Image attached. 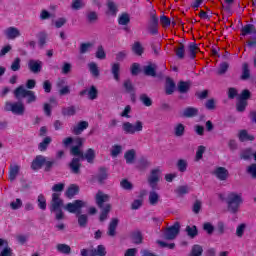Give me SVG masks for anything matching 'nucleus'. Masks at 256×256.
Returning a JSON list of instances; mask_svg holds the SVG:
<instances>
[{
  "mask_svg": "<svg viewBox=\"0 0 256 256\" xmlns=\"http://www.w3.org/2000/svg\"><path fill=\"white\" fill-rule=\"evenodd\" d=\"M65 189V183L54 184L52 187V199L50 201V213H55L57 221H61L65 217L63 213V199H61V191Z\"/></svg>",
  "mask_w": 256,
  "mask_h": 256,
  "instance_id": "obj_1",
  "label": "nucleus"
},
{
  "mask_svg": "<svg viewBox=\"0 0 256 256\" xmlns=\"http://www.w3.org/2000/svg\"><path fill=\"white\" fill-rule=\"evenodd\" d=\"M228 212L232 215L239 213V208L243 205V194L237 192H229L225 199Z\"/></svg>",
  "mask_w": 256,
  "mask_h": 256,
  "instance_id": "obj_2",
  "label": "nucleus"
},
{
  "mask_svg": "<svg viewBox=\"0 0 256 256\" xmlns=\"http://www.w3.org/2000/svg\"><path fill=\"white\" fill-rule=\"evenodd\" d=\"M57 163L55 159L49 160V158L43 156V155H37L32 163H31V170L32 171H39V169H43L46 173H49L51 169H53V166Z\"/></svg>",
  "mask_w": 256,
  "mask_h": 256,
  "instance_id": "obj_3",
  "label": "nucleus"
},
{
  "mask_svg": "<svg viewBox=\"0 0 256 256\" xmlns=\"http://www.w3.org/2000/svg\"><path fill=\"white\" fill-rule=\"evenodd\" d=\"M248 99H251V91L249 89L242 90L236 103V111H238V113L245 112L247 105H249Z\"/></svg>",
  "mask_w": 256,
  "mask_h": 256,
  "instance_id": "obj_4",
  "label": "nucleus"
},
{
  "mask_svg": "<svg viewBox=\"0 0 256 256\" xmlns=\"http://www.w3.org/2000/svg\"><path fill=\"white\" fill-rule=\"evenodd\" d=\"M122 131H124L126 135L141 133V131H143V122L140 120H137L135 124H132L131 122H124L122 124Z\"/></svg>",
  "mask_w": 256,
  "mask_h": 256,
  "instance_id": "obj_5",
  "label": "nucleus"
},
{
  "mask_svg": "<svg viewBox=\"0 0 256 256\" xmlns=\"http://www.w3.org/2000/svg\"><path fill=\"white\" fill-rule=\"evenodd\" d=\"M83 207H85V202H83V200H74L73 202L67 203L64 209L68 211V213L81 215V209H83Z\"/></svg>",
  "mask_w": 256,
  "mask_h": 256,
  "instance_id": "obj_6",
  "label": "nucleus"
},
{
  "mask_svg": "<svg viewBox=\"0 0 256 256\" xmlns=\"http://www.w3.org/2000/svg\"><path fill=\"white\" fill-rule=\"evenodd\" d=\"M181 229V224L179 222H175V224L169 228H167L164 232V239L167 241H173L179 235V231Z\"/></svg>",
  "mask_w": 256,
  "mask_h": 256,
  "instance_id": "obj_7",
  "label": "nucleus"
},
{
  "mask_svg": "<svg viewBox=\"0 0 256 256\" xmlns=\"http://www.w3.org/2000/svg\"><path fill=\"white\" fill-rule=\"evenodd\" d=\"M111 197L109 194H105L103 191L99 190L95 195V203L98 209H105V203L109 202Z\"/></svg>",
  "mask_w": 256,
  "mask_h": 256,
  "instance_id": "obj_8",
  "label": "nucleus"
},
{
  "mask_svg": "<svg viewBox=\"0 0 256 256\" xmlns=\"http://www.w3.org/2000/svg\"><path fill=\"white\" fill-rule=\"evenodd\" d=\"M28 69L30 73H34V75L41 73V71H43V61L30 59L28 61Z\"/></svg>",
  "mask_w": 256,
  "mask_h": 256,
  "instance_id": "obj_9",
  "label": "nucleus"
},
{
  "mask_svg": "<svg viewBox=\"0 0 256 256\" xmlns=\"http://www.w3.org/2000/svg\"><path fill=\"white\" fill-rule=\"evenodd\" d=\"M123 89L125 93H128L130 95L131 101L135 102L136 94H135V86L133 85V82L131 79H127L123 82Z\"/></svg>",
  "mask_w": 256,
  "mask_h": 256,
  "instance_id": "obj_10",
  "label": "nucleus"
},
{
  "mask_svg": "<svg viewBox=\"0 0 256 256\" xmlns=\"http://www.w3.org/2000/svg\"><path fill=\"white\" fill-rule=\"evenodd\" d=\"M4 35L7 39L13 41L17 39V37H21V31H19L17 27L10 26L4 31Z\"/></svg>",
  "mask_w": 256,
  "mask_h": 256,
  "instance_id": "obj_11",
  "label": "nucleus"
},
{
  "mask_svg": "<svg viewBox=\"0 0 256 256\" xmlns=\"http://www.w3.org/2000/svg\"><path fill=\"white\" fill-rule=\"evenodd\" d=\"M214 175L215 177H217V179H219V181H227L229 177V170H227V168L225 167L220 166L215 169Z\"/></svg>",
  "mask_w": 256,
  "mask_h": 256,
  "instance_id": "obj_12",
  "label": "nucleus"
},
{
  "mask_svg": "<svg viewBox=\"0 0 256 256\" xmlns=\"http://www.w3.org/2000/svg\"><path fill=\"white\" fill-rule=\"evenodd\" d=\"M161 170L159 168H155L151 171L150 176L148 177V183L150 186L155 187L157 183H159V174Z\"/></svg>",
  "mask_w": 256,
  "mask_h": 256,
  "instance_id": "obj_13",
  "label": "nucleus"
},
{
  "mask_svg": "<svg viewBox=\"0 0 256 256\" xmlns=\"http://www.w3.org/2000/svg\"><path fill=\"white\" fill-rule=\"evenodd\" d=\"M71 173L79 175L81 173V160L79 158H73L69 164Z\"/></svg>",
  "mask_w": 256,
  "mask_h": 256,
  "instance_id": "obj_14",
  "label": "nucleus"
},
{
  "mask_svg": "<svg viewBox=\"0 0 256 256\" xmlns=\"http://www.w3.org/2000/svg\"><path fill=\"white\" fill-rule=\"evenodd\" d=\"M118 225H119V219L112 218V220L110 221V223L108 225V231H107V235L109 237H115V235H117Z\"/></svg>",
  "mask_w": 256,
  "mask_h": 256,
  "instance_id": "obj_15",
  "label": "nucleus"
},
{
  "mask_svg": "<svg viewBox=\"0 0 256 256\" xmlns=\"http://www.w3.org/2000/svg\"><path fill=\"white\" fill-rule=\"evenodd\" d=\"M96 179L100 185H103V183L109 179V172L107 171V168L100 167L98 174L96 175Z\"/></svg>",
  "mask_w": 256,
  "mask_h": 256,
  "instance_id": "obj_16",
  "label": "nucleus"
},
{
  "mask_svg": "<svg viewBox=\"0 0 256 256\" xmlns=\"http://www.w3.org/2000/svg\"><path fill=\"white\" fill-rule=\"evenodd\" d=\"M11 112L14 115H25V105L23 104V102L12 103Z\"/></svg>",
  "mask_w": 256,
  "mask_h": 256,
  "instance_id": "obj_17",
  "label": "nucleus"
},
{
  "mask_svg": "<svg viewBox=\"0 0 256 256\" xmlns=\"http://www.w3.org/2000/svg\"><path fill=\"white\" fill-rule=\"evenodd\" d=\"M251 33H253L254 39H256V28L255 25L253 24H246L242 27L241 29V35L242 37H246V35H251Z\"/></svg>",
  "mask_w": 256,
  "mask_h": 256,
  "instance_id": "obj_18",
  "label": "nucleus"
},
{
  "mask_svg": "<svg viewBox=\"0 0 256 256\" xmlns=\"http://www.w3.org/2000/svg\"><path fill=\"white\" fill-rule=\"evenodd\" d=\"M143 72L147 77H157V66H155V64L144 66Z\"/></svg>",
  "mask_w": 256,
  "mask_h": 256,
  "instance_id": "obj_19",
  "label": "nucleus"
},
{
  "mask_svg": "<svg viewBox=\"0 0 256 256\" xmlns=\"http://www.w3.org/2000/svg\"><path fill=\"white\" fill-rule=\"evenodd\" d=\"M89 127V122L87 121H80L76 126L73 127L74 135H81L82 132L85 131Z\"/></svg>",
  "mask_w": 256,
  "mask_h": 256,
  "instance_id": "obj_20",
  "label": "nucleus"
},
{
  "mask_svg": "<svg viewBox=\"0 0 256 256\" xmlns=\"http://www.w3.org/2000/svg\"><path fill=\"white\" fill-rule=\"evenodd\" d=\"M199 115V109L195 107H187L183 111V117H186L187 119H191L193 117H197Z\"/></svg>",
  "mask_w": 256,
  "mask_h": 256,
  "instance_id": "obj_21",
  "label": "nucleus"
},
{
  "mask_svg": "<svg viewBox=\"0 0 256 256\" xmlns=\"http://www.w3.org/2000/svg\"><path fill=\"white\" fill-rule=\"evenodd\" d=\"M65 195L68 199H73L75 195H79V187L77 184H71L66 190Z\"/></svg>",
  "mask_w": 256,
  "mask_h": 256,
  "instance_id": "obj_22",
  "label": "nucleus"
},
{
  "mask_svg": "<svg viewBox=\"0 0 256 256\" xmlns=\"http://www.w3.org/2000/svg\"><path fill=\"white\" fill-rule=\"evenodd\" d=\"M20 169H21V167H19V165H17V164L10 166L8 179H9V181H11V183H13V181H15V179H17Z\"/></svg>",
  "mask_w": 256,
  "mask_h": 256,
  "instance_id": "obj_23",
  "label": "nucleus"
},
{
  "mask_svg": "<svg viewBox=\"0 0 256 256\" xmlns=\"http://www.w3.org/2000/svg\"><path fill=\"white\" fill-rule=\"evenodd\" d=\"M238 138L241 143H244V141H255V136L250 135L245 129L239 131Z\"/></svg>",
  "mask_w": 256,
  "mask_h": 256,
  "instance_id": "obj_24",
  "label": "nucleus"
},
{
  "mask_svg": "<svg viewBox=\"0 0 256 256\" xmlns=\"http://www.w3.org/2000/svg\"><path fill=\"white\" fill-rule=\"evenodd\" d=\"M101 213L99 216V221L103 223V221H107V218L109 217V213H111V204H105L104 208H100Z\"/></svg>",
  "mask_w": 256,
  "mask_h": 256,
  "instance_id": "obj_25",
  "label": "nucleus"
},
{
  "mask_svg": "<svg viewBox=\"0 0 256 256\" xmlns=\"http://www.w3.org/2000/svg\"><path fill=\"white\" fill-rule=\"evenodd\" d=\"M165 93L166 95H173L175 93V81L171 78L166 79Z\"/></svg>",
  "mask_w": 256,
  "mask_h": 256,
  "instance_id": "obj_26",
  "label": "nucleus"
},
{
  "mask_svg": "<svg viewBox=\"0 0 256 256\" xmlns=\"http://www.w3.org/2000/svg\"><path fill=\"white\" fill-rule=\"evenodd\" d=\"M120 72H121V64L119 63L112 64L111 73L116 81H120L121 79Z\"/></svg>",
  "mask_w": 256,
  "mask_h": 256,
  "instance_id": "obj_27",
  "label": "nucleus"
},
{
  "mask_svg": "<svg viewBox=\"0 0 256 256\" xmlns=\"http://www.w3.org/2000/svg\"><path fill=\"white\" fill-rule=\"evenodd\" d=\"M251 77V70H249V64L247 62H244L242 64V75L240 79L242 81H247Z\"/></svg>",
  "mask_w": 256,
  "mask_h": 256,
  "instance_id": "obj_28",
  "label": "nucleus"
},
{
  "mask_svg": "<svg viewBox=\"0 0 256 256\" xmlns=\"http://www.w3.org/2000/svg\"><path fill=\"white\" fill-rule=\"evenodd\" d=\"M132 51L135 55H138V57H141L143 53H145V49L143 48V45H141V42L137 41L134 42L132 45Z\"/></svg>",
  "mask_w": 256,
  "mask_h": 256,
  "instance_id": "obj_29",
  "label": "nucleus"
},
{
  "mask_svg": "<svg viewBox=\"0 0 256 256\" xmlns=\"http://www.w3.org/2000/svg\"><path fill=\"white\" fill-rule=\"evenodd\" d=\"M188 51L190 59H195L197 57V52L199 51V46L195 42H190L188 45Z\"/></svg>",
  "mask_w": 256,
  "mask_h": 256,
  "instance_id": "obj_30",
  "label": "nucleus"
},
{
  "mask_svg": "<svg viewBox=\"0 0 256 256\" xmlns=\"http://www.w3.org/2000/svg\"><path fill=\"white\" fill-rule=\"evenodd\" d=\"M51 137L47 136L43 139L42 142L39 143L38 145V150L41 151L42 153L47 151L49 145H51Z\"/></svg>",
  "mask_w": 256,
  "mask_h": 256,
  "instance_id": "obj_31",
  "label": "nucleus"
},
{
  "mask_svg": "<svg viewBox=\"0 0 256 256\" xmlns=\"http://www.w3.org/2000/svg\"><path fill=\"white\" fill-rule=\"evenodd\" d=\"M82 159H86L87 163H93L95 161V150L93 148L86 150L85 154L83 153Z\"/></svg>",
  "mask_w": 256,
  "mask_h": 256,
  "instance_id": "obj_32",
  "label": "nucleus"
},
{
  "mask_svg": "<svg viewBox=\"0 0 256 256\" xmlns=\"http://www.w3.org/2000/svg\"><path fill=\"white\" fill-rule=\"evenodd\" d=\"M124 159H126L127 165H132L135 163V150L131 149L125 152Z\"/></svg>",
  "mask_w": 256,
  "mask_h": 256,
  "instance_id": "obj_33",
  "label": "nucleus"
},
{
  "mask_svg": "<svg viewBox=\"0 0 256 256\" xmlns=\"http://www.w3.org/2000/svg\"><path fill=\"white\" fill-rule=\"evenodd\" d=\"M38 45L40 49H43L47 45V33L39 32L37 34Z\"/></svg>",
  "mask_w": 256,
  "mask_h": 256,
  "instance_id": "obj_34",
  "label": "nucleus"
},
{
  "mask_svg": "<svg viewBox=\"0 0 256 256\" xmlns=\"http://www.w3.org/2000/svg\"><path fill=\"white\" fill-rule=\"evenodd\" d=\"M191 89V83L180 81L178 82V91L179 93H189V90Z\"/></svg>",
  "mask_w": 256,
  "mask_h": 256,
  "instance_id": "obj_35",
  "label": "nucleus"
},
{
  "mask_svg": "<svg viewBox=\"0 0 256 256\" xmlns=\"http://www.w3.org/2000/svg\"><path fill=\"white\" fill-rule=\"evenodd\" d=\"M77 113V108L75 106H69L62 108V115L64 117H73Z\"/></svg>",
  "mask_w": 256,
  "mask_h": 256,
  "instance_id": "obj_36",
  "label": "nucleus"
},
{
  "mask_svg": "<svg viewBox=\"0 0 256 256\" xmlns=\"http://www.w3.org/2000/svg\"><path fill=\"white\" fill-rule=\"evenodd\" d=\"M176 167L180 173H185L187 167H189V163L185 159H179L176 163Z\"/></svg>",
  "mask_w": 256,
  "mask_h": 256,
  "instance_id": "obj_37",
  "label": "nucleus"
},
{
  "mask_svg": "<svg viewBox=\"0 0 256 256\" xmlns=\"http://www.w3.org/2000/svg\"><path fill=\"white\" fill-rule=\"evenodd\" d=\"M29 90L25 89V87H23L22 85L21 86H18L15 90H14V97H16V99H19V97H27V92Z\"/></svg>",
  "mask_w": 256,
  "mask_h": 256,
  "instance_id": "obj_38",
  "label": "nucleus"
},
{
  "mask_svg": "<svg viewBox=\"0 0 256 256\" xmlns=\"http://www.w3.org/2000/svg\"><path fill=\"white\" fill-rule=\"evenodd\" d=\"M88 69L92 75V77H99L100 72H99V66H97V63L95 62H90L88 64Z\"/></svg>",
  "mask_w": 256,
  "mask_h": 256,
  "instance_id": "obj_39",
  "label": "nucleus"
},
{
  "mask_svg": "<svg viewBox=\"0 0 256 256\" xmlns=\"http://www.w3.org/2000/svg\"><path fill=\"white\" fill-rule=\"evenodd\" d=\"M37 203L41 211H45L47 209V199L45 198V195L39 194L37 198Z\"/></svg>",
  "mask_w": 256,
  "mask_h": 256,
  "instance_id": "obj_40",
  "label": "nucleus"
},
{
  "mask_svg": "<svg viewBox=\"0 0 256 256\" xmlns=\"http://www.w3.org/2000/svg\"><path fill=\"white\" fill-rule=\"evenodd\" d=\"M133 243L136 245H141L143 243V234L141 231H135L131 235Z\"/></svg>",
  "mask_w": 256,
  "mask_h": 256,
  "instance_id": "obj_41",
  "label": "nucleus"
},
{
  "mask_svg": "<svg viewBox=\"0 0 256 256\" xmlns=\"http://www.w3.org/2000/svg\"><path fill=\"white\" fill-rule=\"evenodd\" d=\"M186 233L190 239H195L199 235V230H197V226H187Z\"/></svg>",
  "mask_w": 256,
  "mask_h": 256,
  "instance_id": "obj_42",
  "label": "nucleus"
},
{
  "mask_svg": "<svg viewBox=\"0 0 256 256\" xmlns=\"http://www.w3.org/2000/svg\"><path fill=\"white\" fill-rule=\"evenodd\" d=\"M77 219L79 227H87V223H89V217L86 214H78Z\"/></svg>",
  "mask_w": 256,
  "mask_h": 256,
  "instance_id": "obj_43",
  "label": "nucleus"
},
{
  "mask_svg": "<svg viewBox=\"0 0 256 256\" xmlns=\"http://www.w3.org/2000/svg\"><path fill=\"white\" fill-rule=\"evenodd\" d=\"M98 95H99V90H97V87L92 85L88 90V99H90V101H95Z\"/></svg>",
  "mask_w": 256,
  "mask_h": 256,
  "instance_id": "obj_44",
  "label": "nucleus"
},
{
  "mask_svg": "<svg viewBox=\"0 0 256 256\" xmlns=\"http://www.w3.org/2000/svg\"><path fill=\"white\" fill-rule=\"evenodd\" d=\"M201 255H203V247H201V245L199 244L193 245L189 256H201Z\"/></svg>",
  "mask_w": 256,
  "mask_h": 256,
  "instance_id": "obj_45",
  "label": "nucleus"
},
{
  "mask_svg": "<svg viewBox=\"0 0 256 256\" xmlns=\"http://www.w3.org/2000/svg\"><path fill=\"white\" fill-rule=\"evenodd\" d=\"M174 135L176 137H183L185 135V125L179 123L174 128Z\"/></svg>",
  "mask_w": 256,
  "mask_h": 256,
  "instance_id": "obj_46",
  "label": "nucleus"
},
{
  "mask_svg": "<svg viewBox=\"0 0 256 256\" xmlns=\"http://www.w3.org/2000/svg\"><path fill=\"white\" fill-rule=\"evenodd\" d=\"M148 26H159V17H157V12H155V10L150 13Z\"/></svg>",
  "mask_w": 256,
  "mask_h": 256,
  "instance_id": "obj_47",
  "label": "nucleus"
},
{
  "mask_svg": "<svg viewBox=\"0 0 256 256\" xmlns=\"http://www.w3.org/2000/svg\"><path fill=\"white\" fill-rule=\"evenodd\" d=\"M56 248L59 253H63L64 255H69V253H71V246L67 244H58Z\"/></svg>",
  "mask_w": 256,
  "mask_h": 256,
  "instance_id": "obj_48",
  "label": "nucleus"
},
{
  "mask_svg": "<svg viewBox=\"0 0 256 256\" xmlns=\"http://www.w3.org/2000/svg\"><path fill=\"white\" fill-rule=\"evenodd\" d=\"M149 203L152 206L157 205V203H159V194H157V192L152 191L149 194Z\"/></svg>",
  "mask_w": 256,
  "mask_h": 256,
  "instance_id": "obj_49",
  "label": "nucleus"
},
{
  "mask_svg": "<svg viewBox=\"0 0 256 256\" xmlns=\"http://www.w3.org/2000/svg\"><path fill=\"white\" fill-rule=\"evenodd\" d=\"M178 59H185V45L180 43L179 47L175 50Z\"/></svg>",
  "mask_w": 256,
  "mask_h": 256,
  "instance_id": "obj_50",
  "label": "nucleus"
},
{
  "mask_svg": "<svg viewBox=\"0 0 256 256\" xmlns=\"http://www.w3.org/2000/svg\"><path fill=\"white\" fill-rule=\"evenodd\" d=\"M140 101L145 107H151V105H153V100H151V98L147 96V94H141Z\"/></svg>",
  "mask_w": 256,
  "mask_h": 256,
  "instance_id": "obj_51",
  "label": "nucleus"
},
{
  "mask_svg": "<svg viewBox=\"0 0 256 256\" xmlns=\"http://www.w3.org/2000/svg\"><path fill=\"white\" fill-rule=\"evenodd\" d=\"M129 23H131V18L129 17V14H122L118 18L119 25H129Z\"/></svg>",
  "mask_w": 256,
  "mask_h": 256,
  "instance_id": "obj_52",
  "label": "nucleus"
},
{
  "mask_svg": "<svg viewBox=\"0 0 256 256\" xmlns=\"http://www.w3.org/2000/svg\"><path fill=\"white\" fill-rule=\"evenodd\" d=\"M96 59H107V53H105V49L103 46H98L97 51H96Z\"/></svg>",
  "mask_w": 256,
  "mask_h": 256,
  "instance_id": "obj_53",
  "label": "nucleus"
},
{
  "mask_svg": "<svg viewBox=\"0 0 256 256\" xmlns=\"http://www.w3.org/2000/svg\"><path fill=\"white\" fill-rule=\"evenodd\" d=\"M229 70V63L222 62L217 70V75H225Z\"/></svg>",
  "mask_w": 256,
  "mask_h": 256,
  "instance_id": "obj_54",
  "label": "nucleus"
},
{
  "mask_svg": "<svg viewBox=\"0 0 256 256\" xmlns=\"http://www.w3.org/2000/svg\"><path fill=\"white\" fill-rule=\"evenodd\" d=\"M149 165H151V162H149V160H147L146 158H141L138 163V169H140V171H145V169H147Z\"/></svg>",
  "mask_w": 256,
  "mask_h": 256,
  "instance_id": "obj_55",
  "label": "nucleus"
},
{
  "mask_svg": "<svg viewBox=\"0 0 256 256\" xmlns=\"http://www.w3.org/2000/svg\"><path fill=\"white\" fill-rule=\"evenodd\" d=\"M205 150H206L205 146L203 145L198 146L196 151L195 161H201V159H203V154L205 153Z\"/></svg>",
  "mask_w": 256,
  "mask_h": 256,
  "instance_id": "obj_56",
  "label": "nucleus"
},
{
  "mask_svg": "<svg viewBox=\"0 0 256 256\" xmlns=\"http://www.w3.org/2000/svg\"><path fill=\"white\" fill-rule=\"evenodd\" d=\"M11 71H19L21 69V58L16 57L10 66Z\"/></svg>",
  "mask_w": 256,
  "mask_h": 256,
  "instance_id": "obj_57",
  "label": "nucleus"
},
{
  "mask_svg": "<svg viewBox=\"0 0 256 256\" xmlns=\"http://www.w3.org/2000/svg\"><path fill=\"white\" fill-rule=\"evenodd\" d=\"M122 151H123V147L119 144H115L112 146L111 156L118 157Z\"/></svg>",
  "mask_w": 256,
  "mask_h": 256,
  "instance_id": "obj_58",
  "label": "nucleus"
},
{
  "mask_svg": "<svg viewBox=\"0 0 256 256\" xmlns=\"http://www.w3.org/2000/svg\"><path fill=\"white\" fill-rule=\"evenodd\" d=\"M120 186L125 191H131L133 189V184L129 180H127V179H123L120 182Z\"/></svg>",
  "mask_w": 256,
  "mask_h": 256,
  "instance_id": "obj_59",
  "label": "nucleus"
},
{
  "mask_svg": "<svg viewBox=\"0 0 256 256\" xmlns=\"http://www.w3.org/2000/svg\"><path fill=\"white\" fill-rule=\"evenodd\" d=\"M91 47H93V43H90V42L82 43L80 45V54L85 55V53H87V51H89Z\"/></svg>",
  "mask_w": 256,
  "mask_h": 256,
  "instance_id": "obj_60",
  "label": "nucleus"
},
{
  "mask_svg": "<svg viewBox=\"0 0 256 256\" xmlns=\"http://www.w3.org/2000/svg\"><path fill=\"white\" fill-rule=\"evenodd\" d=\"M107 7H108V11L110 12L111 15H117V11H119V10L117 9V5H115V2L109 1L107 3Z\"/></svg>",
  "mask_w": 256,
  "mask_h": 256,
  "instance_id": "obj_61",
  "label": "nucleus"
},
{
  "mask_svg": "<svg viewBox=\"0 0 256 256\" xmlns=\"http://www.w3.org/2000/svg\"><path fill=\"white\" fill-rule=\"evenodd\" d=\"M203 229L208 235H213V231H215V226H213V224H211L210 222H206L203 224Z\"/></svg>",
  "mask_w": 256,
  "mask_h": 256,
  "instance_id": "obj_62",
  "label": "nucleus"
},
{
  "mask_svg": "<svg viewBox=\"0 0 256 256\" xmlns=\"http://www.w3.org/2000/svg\"><path fill=\"white\" fill-rule=\"evenodd\" d=\"M71 154L74 155V157H81V159L83 158V152L79 146H73L71 148Z\"/></svg>",
  "mask_w": 256,
  "mask_h": 256,
  "instance_id": "obj_63",
  "label": "nucleus"
},
{
  "mask_svg": "<svg viewBox=\"0 0 256 256\" xmlns=\"http://www.w3.org/2000/svg\"><path fill=\"white\" fill-rule=\"evenodd\" d=\"M247 173L253 177V179H256V164L253 163L247 168Z\"/></svg>",
  "mask_w": 256,
  "mask_h": 256,
  "instance_id": "obj_64",
  "label": "nucleus"
}]
</instances>
